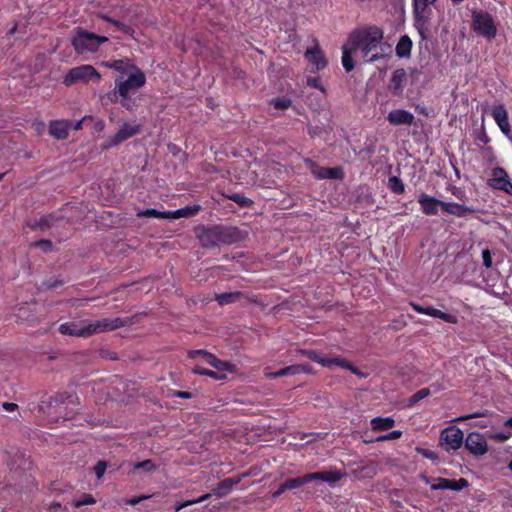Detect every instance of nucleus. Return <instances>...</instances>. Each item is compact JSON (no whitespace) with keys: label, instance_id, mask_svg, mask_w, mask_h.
Here are the masks:
<instances>
[{"label":"nucleus","instance_id":"60","mask_svg":"<svg viewBox=\"0 0 512 512\" xmlns=\"http://www.w3.org/2000/svg\"><path fill=\"white\" fill-rule=\"evenodd\" d=\"M401 436H402V431H400V430H393L387 434V438L389 440H396V439L401 438Z\"/></svg>","mask_w":512,"mask_h":512},{"label":"nucleus","instance_id":"33","mask_svg":"<svg viewBox=\"0 0 512 512\" xmlns=\"http://www.w3.org/2000/svg\"><path fill=\"white\" fill-rule=\"evenodd\" d=\"M311 482L309 478V473L295 478H288L284 481V487L288 490L297 489L301 486Z\"/></svg>","mask_w":512,"mask_h":512},{"label":"nucleus","instance_id":"10","mask_svg":"<svg viewBox=\"0 0 512 512\" xmlns=\"http://www.w3.org/2000/svg\"><path fill=\"white\" fill-rule=\"evenodd\" d=\"M142 130V125L136 121L133 122H124L117 133L106 140L102 144L103 150H108L115 146H118L120 143L132 138L133 136L138 135Z\"/></svg>","mask_w":512,"mask_h":512},{"label":"nucleus","instance_id":"28","mask_svg":"<svg viewBox=\"0 0 512 512\" xmlns=\"http://www.w3.org/2000/svg\"><path fill=\"white\" fill-rule=\"evenodd\" d=\"M413 43L409 36L403 35L400 37L395 51L399 58L410 57Z\"/></svg>","mask_w":512,"mask_h":512},{"label":"nucleus","instance_id":"3","mask_svg":"<svg viewBox=\"0 0 512 512\" xmlns=\"http://www.w3.org/2000/svg\"><path fill=\"white\" fill-rule=\"evenodd\" d=\"M79 404V397L75 392H63L54 396H49L48 400H41L38 406V412L45 415L47 422H56L60 416L67 415L66 410L69 406Z\"/></svg>","mask_w":512,"mask_h":512},{"label":"nucleus","instance_id":"8","mask_svg":"<svg viewBox=\"0 0 512 512\" xmlns=\"http://www.w3.org/2000/svg\"><path fill=\"white\" fill-rule=\"evenodd\" d=\"M299 353L301 355L307 357L309 360L320 364L323 367L331 368L332 366H338V367H342L344 369L350 370L352 373H354L356 375L359 374L358 369L353 364L346 361L344 358L325 357V356H322L320 353H318L315 350H308V349H301V350H299Z\"/></svg>","mask_w":512,"mask_h":512},{"label":"nucleus","instance_id":"37","mask_svg":"<svg viewBox=\"0 0 512 512\" xmlns=\"http://www.w3.org/2000/svg\"><path fill=\"white\" fill-rule=\"evenodd\" d=\"M423 481L426 484H430L431 490L447 489V482H448L447 478L437 477V478H434L433 481H431V478L424 476Z\"/></svg>","mask_w":512,"mask_h":512},{"label":"nucleus","instance_id":"19","mask_svg":"<svg viewBox=\"0 0 512 512\" xmlns=\"http://www.w3.org/2000/svg\"><path fill=\"white\" fill-rule=\"evenodd\" d=\"M418 203L421 207V211L423 214L427 216L437 215L439 212V207L443 208L444 201L437 199L436 197L430 196L426 193H421L418 196Z\"/></svg>","mask_w":512,"mask_h":512},{"label":"nucleus","instance_id":"12","mask_svg":"<svg viewBox=\"0 0 512 512\" xmlns=\"http://www.w3.org/2000/svg\"><path fill=\"white\" fill-rule=\"evenodd\" d=\"M464 440L463 431L456 426H449L443 429L440 433L439 442L440 445L446 450H458Z\"/></svg>","mask_w":512,"mask_h":512},{"label":"nucleus","instance_id":"25","mask_svg":"<svg viewBox=\"0 0 512 512\" xmlns=\"http://www.w3.org/2000/svg\"><path fill=\"white\" fill-rule=\"evenodd\" d=\"M442 211L447 214L462 218L466 217L468 214L473 213L475 210L472 207L456 202H444Z\"/></svg>","mask_w":512,"mask_h":512},{"label":"nucleus","instance_id":"56","mask_svg":"<svg viewBox=\"0 0 512 512\" xmlns=\"http://www.w3.org/2000/svg\"><path fill=\"white\" fill-rule=\"evenodd\" d=\"M172 396L182 398V399H190V398H192L193 395L189 391L175 390L172 392Z\"/></svg>","mask_w":512,"mask_h":512},{"label":"nucleus","instance_id":"26","mask_svg":"<svg viewBox=\"0 0 512 512\" xmlns=\"http://www.w3.org/2000/svg\"><path fill=\"white\" fill-rule=\"evenodd\" d=\"M406 78L407 74L403 68L396 69L390 79V89H392L395 94L402 92Z\"/></svg>","mask_w":512,"mask_h":512},{"label":"nucleus","instance_id":"59","mask_svg":"<svg viewBox=\"0 0 512 512\" xmlns=\"http://www.w3.org/2000/svg\"><path fill=\"white\" fill-rule=\"evenodd\" d=\"M286 490H288L287 488L284 487V482H282L278 489L275 490L273 493H272V497L273 498H278L280 497Z\"/></svg>","mask_w":512,"mask_h":512},{"label":"nucleus","instance_id":"50","mask_svg":"<svg viewBox=\"0 0 512 512\" xmlns=\"http://www.w3.org/2000/svg\"><path fill=\"white\" fill-rule=\"evenodd\" d=\"M34 248H40L44 252H50L53 249V244L50 240L34 241Z\"/></svg>","mask_w":512,"mask_h":512},{"label":"nucleus","instance_id":"4","mask_svg":"<svg viewBox=\"0 0 512 512\" xmlns=\"http://www.w3.org/2000/svg\"><path fill=\"white\" fill-rule=\"evenodd\" d=\"M437 0H412L414 27L422 40L427 39L430 32L433 5Z\"/></svg>","mask_w":512,"mask_h":512},{"label":"nucleus","instance_id":"41","mask_svg":"<svg viewBox=\"0 0 512 512\" xmlns=\"http://www.w3.org/2000/svg\"><path fill=\"white\" fill-rule=\"evenodd\" d=\"M301 367L297 366V364L290 365L287 367H284L276 372L273 373L274 377H282L287 375H296L300 374Z\"/></svg>","mask_w":512,"mask_h":512},{"label":"nucleus","instance_id":"52","mask_svg":"<svg viewBox=\"0 0 512 512\" xmlns=\"http://www.w3.org/2000/svg\"><path fill=\"white\" fill-rule=\"evenodd\" d=\"M107 469V464L104 461H98L94 466V472L98 479H100Z\"/></svg>","mask_w":512,"mask_h":512},{"label":"nucleus","instance_id":"21","mask_svg":"<svg viewBox=\"0 0 512 512\" xmlns=\"http://www.w3.org/2000/svg\"><path fill=\"white\" fill-rule=\"evenodd\" d=\"M83 323L84 322H65L58 327V331L62 335L88 338L87 324Z\"/></svg>","mask_w":512,"mask_h":512},{"label":"nucleus","instance_id":"30","mask_svg":"<svg viewBox=\"0 0 512 512\" xmlns=\"http://www.w3.org/2000/svg\"><path fill=\"white\" fill-rule=\"evenodd\" d=\"M425 315L431 316L433 318H439L447 323L457 324L458 318L456 315L442 312L441 310L434 308L432 306H427L425 309Z\"/></svg>","mask_w":512,"mask_h":512},{"label":"nucleus","instance_id":"34","mask_svg":"<svg viewBox=\"0 0 512 512\" xmlns=\"http://www.w3.org/2000/svg\"><path fill=\"white\" fill-rule=\"evenodd\" d=\"M137 217H148V218H157V219H170V211H158L154 208H149L145 210H141L137 213Z\"/></svg>","mask_w":512,"mask_h":512},{"label":"nucleus","instance_id":"63","mask_svg":"<svg viewBox=\"0 0 512 512\" xmlns=\"http://www.w3.org/2000/svg\"><path fill=\"white\" fill-rule=\"evenodd\" d=\"M212 494H213V493H206V494L202 495V496H201V497H199V498L192 499V502H193V504L202 503V502H204V501L208 500V499L211 497V495H212Z\"/></svg>","mask_w":512,"mask_h":512},{"label":"nucleus","instance_id":"16","mask_svg":"<svg viewBox=\"0 0 512 512\" xmlns=\"http://www.w3.org/2000/svg\"><path fill=\"white\" fill-rule=\"evenodd\" d=\"M489 185L497 190L503 191L508 195H512V182L506 170L502 167L492 169V178Z\"/></svg>","mask_w":512,"mask_h":512},{"label":"nucleus","instance_id":"5","mask_svg":"<svg viewBox=\"0 0 512 512\" xmlns=\"http://www.w3.org/2000/svg\"><path fill=\"white\" fill-rule=\"evenodd\" d=\"M108 41L105 36H99L82 28H76L71 43L77 54L94 53Z\"/></svg>","mask_w":512,"mask_h":512},{"label":"nucleus","instance_id":"43","mask_svg":"<svg viewBox=\"0 0 512 512\" xmlns=\"http://www.w3.org/2000/svg\"><path fill=\"white\" fill-rule=\"evenodd\" d=\"M135 470H144L145 472H151L156 469V465L151 459H146L141 462H138L134 465Z\"/></svg>","mask_w":512,"mask_h":512},{"label":"nucleus","instance_id":"44","mask_svg":"<svg viewBox=\"0 0 512 512\" xmlns=\"http://www.w3.org/2000/svg\"><path fill=\"white\" fill-rule=\"evenodd\" d=\"M272 105L275 109L284 110L292 105V101L287 97H279L272 100Z\"/></svg>","mask_w":512,"mask_h":512},{"label":"nucleus","instance_id":"57","mask_svg":"<svg viewBox=\"0 0 512 512\" xmlns=\"http://www.w3.org/2000/svg\"><path fill=\"white\" fill-rule=\"evenodd\" d=\"M150 496H139V497H133L126 500V504L130 506H135L139 504L141 501L148 499Z\"/></svg>","mask_w":512,"mask_h":512},{"label":"nucleus","instance_id":"39","mask_svg":"<svg viewBox=\"0 0 512 512\" xmlns=\"http://www.w3.org/2000/svg\"><path fill=\"white\" fill-rule=\"evenodd\" d=\"M227 198L238 204L240 207H250L253 204L251 199L241 193H232L228 195Z\"/></svg>","mask_w":512,"mask_h":512},{"label":"nucleus","instance_id":"62","mask_svg":"<svg viewBox=\"0 0 512 512\" xmlns=\"http://www.w3.org/2000/svg\"><path fill=\"white\" fill-rule=\"evenodd\" d=\"M410 305H411L412 309H413L415 312H417V313H419V314H424V315H425V309H426V307H424V306H422V305H419V304H417V303H413V302H411V303H410Z\"/></svg>","mask_w":512,"mask_h":512},{"label":"nucleus","instance_id":"53","mask_svg":"<svg viewBox=\"0 0 512 512\" xmlns=\"http://www.w3.org/2000/svg\"><path fill=\"white\" fill-rule=\"evenodd\" d=\"M120 104L127 110H133L136 106L135 101L130 98V95L120 97Z\"/></svg>","mask_w":512,"mask_h":512},{"label":"nucleus","instance_id":"22","mask_svg":"<svg viewBox=\"0 0 512 512\" xmlns=\"http://www.w3.org/2000/svg\"><path fill=\"white\" fill-rule=\"evenodd\" d=\"M71 128L72 121L70 120H53L49 124V134L55 139L64 140L68 138Z\"/></svg>","mask_w":512,"mask_h":512},{"label":"nucleus","instance_id":"55","mask_svg":"<svg viewBox=\"0 0 512 512\" xmlns=\"http://www.w3.org/2000/svg\"><path fill=\"white\" fill-rule=\"evenodd\" d=\"M490 439L496 441V442H505L509 439V435L503 433V432H497L490 435Z\"/></svg>","mask_w":512,"mask_h":512},{"label":"nucleus","instance_id":"13","mask_svg":"<svg viewBox=\"0 0 512 512\" xmlns=\"http://www.w3.org/2000/svg\"><path fill=\"white\" fill-rule=\"evenodd\" d=\"M304 163L306 167L310 170L312 175L318 180L324 179H338L342 180L344 178V171L342 167H321L314 160L310 158H305Z\"/></svg>","mask_w":512,"mask_h":512},{"label":"nucleus","instance_id":"15","mask_svg":"<svg viewBox=\"0 0 512 512\" xmlns=\"http://www.w3.org/2000/svg\"><path fill=\"white\" fill-rule=\"evenodd\" d=\"M304 57L313 66L311 70L312 72L323 70L328 64L327 59L316 39L314 40V46L305 51Z\"/></svg>","mask_w":512,"mask_h":512},{"label":"nucleus","instance_id":"23","mask_svg":"<svg viewBox=\"0 0 512 512\" xmlns=\"http://www.w3.org/2000/svg\"><path fill=\"white\" fill-rule=\"evenodd\" d=\"M414 115L404 109H394L387 115V120L391 125H411L414 122Z\"/></svg>","mask_w":512,"mask_h":512},{"label":"nucleus","instance_id":"61","mask_svg":"<svg viewBox=\"0 0 512 512\" xmlns=\"http://www.w3.org/2000/svg\"><path fill=\"white\" fill-rule=\"evenodd\" d=\"M389 439L387 438V434L385 435H381L375 439H364L363 442L366 443V444H369V443H373V442H383V441H388Z\"/></svg>","mask_w":512,"mask_h":512},{"label":"nucleus","instance_id":"6","mask_svg":"<svg viewBox=\"0 0 512 512\" xmlns=\"http://www.w3.org/2000/svg\"><path fill=\"white\" fill-rule=\"evenodd\" d=\"M471 29L476 35L492 41L497 35V27L493 16L487 11L473 10L471 15Z\"/></svg>","mask_w":512,"mask_h":512},{"label":"nucleus","instance_id":"49","mask_svg":"<svg viewBox=\"0 0 512 512\" xmlns=\"http://www.w3.org/2000/svg\"><path fill=\"white\" fill-rule=\"evenodd\" d=\"M96 502L94 497L90 494H83L79 500L75 502L76 507H81L84 505H92Z\"/></svg>","mask_w":512,"mask_h":512},{"label":"nucleus","instance_id":"36","mask_svg":"<svg viewBox=\"0 0 512 512\" xmlns=\"http://www.w3.org/2000/svg\"><path fill=\"white\" fill-rule=\"evenodd\" d=\"M194 373L198 375L208 376L215 380H223L226 378V375L224 373H219L218 371H213L199 365L195 366Z\"/></svg>","mask_w":512,"mask_h":512},{"label":"nucleus","instance_id":"11","mask_svg":"<svg viewBox=\"0 0 512 512\" xmlns=\"http://www.w3.org/2000/svg\"><path fill=\"white\" fill-rule=\"evenodd\" d=\"M116 87L119 88L120 97H125L143 87L146 83V76L142 70L133 66V72L126 80H116Z\"/></svg>","mask_w":512,"mask_h":512},{"label":"nucleus","instance_id":"18","mask_svg":"<svg viewBox=\"0 0 512 512\" xmlns=\"http://www.w3.org/2000/svg\"><path fill=\"white\" fill-rule=\"evenodd\" d=\"M189 357L194 358L196 355H201L203 360L208 365L215 368L219 373L226 371H232L233 365L227 361L218 359L214 354L209 353L205 350H193L189 352Z\"/></svg>","mask_w":512,"mask_h":512},{"label":"nucleus","instance_id":"58","mask_svg":"<svg viewBox=\"0 0 512 512\" xmlns=\"http://www.w3.org/2000/svg\"><path fill=\"white\" fill-rule=\"evenodd\" d=\"M190 505H193V502L192 500H187V501H184V502H177L174 506V511L175 512H179L180 510L190 506Z\"/></svg>","mask_w":512,"mask_h":512},{"label":"nucleus","instance_id":"31","mask_svg":"<svg viewBox=\"0 0 512 512\" xmlns=\"http://www.w3.org/2000/svg\"><path fill=\"white\" fill-rule=\"evenodd\" d=\"M395 420L392 417H374L371 420V429L373 431H386L393 428Z\"/></svg>","mask_w":512,"mask_h":512},{"label":"nucleus","instance_id":"47","mask_svg":"<svg viewBox=\"0 0 512 512\" xmlns=\"http://www.w3.org/2000/svg\"><path fill=\"white\" fill-rule=\"evenodd\" d=\"M55 221L56 219L52 215L44 216L41 217L37 225L40 227L41 230H44L45 228L53 227Z\"/></svg>","mask_w":512,"mask_h":512},{"label":"nucleus","instance_id":"54","mask_svg":"<svg viewBox=\"0 0 512 512\" xmlns=\"http://www.w3.org/2000/svg\"><path fill=\"white\" fill-rule=\"evenodd\" d=\"M482 260H483V265L486 268H490L492 266V255L488 248H486L482 251Z\"/></svg>","mask_w":512,"mask_h":512},{"label":"nucleus","instance_id":"29","mask_svg":"<svg viewBox=\"0 0 512 512\" xmlns=\"http://www.w3.org/2000/svg\"><path fill=\"white\" fill-rule=\"evenodd\" d=\"M356 52V50H352L348 41L342 46V65L345 71L350 72L354 69L355 63L352 55Z\"/></svg>","mask_w":512,"mask_h":512},{"label":"nucleus","instance_id":"14","mask_svg":"<svg viewBox=\"0 0 512 512\" xmlns=\"http://www.w3.org/2000/svg\"><path fill=\"white\" fill-rule=\"evenodd\" d=\"M464 445L474 456H482L488 452V443L479 432H470L465 439Z\"/></svg>","mask_w":512,"mask_h":512},{"label":"nucleus","instance_id":"42","mask_svg":"<svg viewBox=\"0 0 512 512\" xmlns=\"http://www.w3.org/2000/svg\"><path fill=\"white\" fill-rule=\"evenodd\" d=\"M120 98V92L119 88L116 87L115 89L109 91L104 96H101V102L103 105L109 104V103H116L118 102Z\"/></svg>","mask_w":512,"mask_h":512},{"label":"nucleus","instance_id":"51","mask_svg":"<svg viewBox=\"0 0 512 512\" xmlns=\"http://www.w3.org/2000/svg\"><path fill=\"white\" fill-rule=\"evenodd\" d=\"M307 85L311 88L318 89L322 92L325 91L324 87L322 86L320 77H308L307 78Z\"/></svg>","mask_w":512,"mask_h":512},{"label":"nucleus","instance_id":"24","mask_svg":"<svg viewBox=\"0 0 512 512\" xmlns=\"http://www.w3.org/2000/svg\"><path fill=\"white\" fill-rule=\"evenodd\" d=\"M344 475L345 474L342 473L341 471H339L337 469H332L329 471H318V472L309 473V478H310L311 482L321 480V481L327 482L328 484L332 485V484H335L336 482L340 481L344 477Z\"/></svg>","mask_w":512,"mask_h":512},{"label":"nucleus","instance_id":"1","mask_svg":"<svg viewBox=\"0 0 512 512\" xmlns=\"http://www.w3.org/2000/svg\"><path fill=\"white\" fill-rule=\"evenodd\" d=\"M384 31L377 25H363L353 29L348 36L352 50L360 52L365 63H374L383 59L391 47L383 43Z\"/></svg>","mask_w":512,"mask_h":512},{"label":"nucleus","instance_id":"46","mask_svg":"<svg viewBox=\"0 0 512 512\" xmlns=\"http://www.w3.org/2000/svg\"><path fill=\"white\" fill-rule=\"evenodd\" d=\"M416 451H417V453H419L420 455H422L426 459H430V460H433V461H436V460L439 459L438 454L435 451H433V450H430V449H427V448H419V447H417Z\"/></svg>","mask_w":512,"mask_h":512},{"label":"nucleus","instance_id":"45","mask_svg":"<svg viewBox=\"0 0 512 512\" xmlns=\"http://www.w3.org/2000/svg\"><path fill=\"white\" fill-rule=\"evenodd\" d=\"M489 415H490V412L488 410H482V411L474 412L472 414L460 416L455 421L463 422V421L473 419V418L487 417Z\"/></svg>","mask_w":512,"mask_h":512},{"label":"nucleus","instance_id":"64","mask_svg":"<svg viewBox=\"0 0 512 512\" xmlns=\"http://www.w3.org/2000/svg\"><path fill=\"white\" fill-rule=\"evenodd\" d=\"M2 407H3L4 410L11 412V411H14L17 408V404L4 402L2 404Z\"/></svg>","mask_w":512,"mask_h":512},{"label":"nucleus","instance_id":"35","mask_svg":"<svg viewBox=\"0 0 512 512\" xmlns=\"http://www.w3.org/2000/svg\"><path fill=\"white\" fill-rule=\"evenodd\" d=\"M431 394V390L429 387H426V388H422L420 390H418L417 392H415L414 394H412L408 400H407V406L408 407H412L414 406L416 403H418L419 401L425 399L426 397H428L429 395Z\"/></svg>","mask_w":512,"mask_h":512},{"label":"nucleus","instance_id":"9","mask_svg":"<svg viewBox=\"0 0 512 512\" xmlns=\"http://www.w3.org/2000/svg\"><path fill=\"white\" fill-rule=\"evenodd\" d=\"M130 324H132V318L128 317L102 318L100 320L87 323V332L90 337L95 334L114 331L116 329L129 326Z\"/></svg>","mask_w":512,"mask_h":512},{"label":"nucleus","instance_id":"27","mask_svg":"<svg viewBox=\"0 0 512 512\" xmlns=\"http://www.w3.org/2000/svg\"><path fill=\"white\" fill-rule=\"evenodd\" d=\"M201 210L199 204L186 205L175 211H170V219L189 218L197 215Z\"/></svg>","mask_w":512,"mask_h":512},{"label":"nucleus","instance_id":"48","mask_svg":"<svg viewBox=\"0 0 512 512\" xmlns=\"http://www.w3.org/2000/svg\"><path fill=\"white\" fill-rule=\"evenodd\" d=\"M104 19L106 21L110 22L111 24H113L114 26H116L119 30L123 31L125 34H129L132 31L130 26H128L118 20L112 19L110 17H104Z\"/></svg>","mask_w":512,"mask_h":512},{"label":"nucleus","instance_id":"32","mask_svg":"<svg viewBox=\"0 0 512 512\" xmlns=\"http://www.w3.org/2000/svg\"><path fill=\"white\" fill-rule=\"evenodd\" d=\"M242 295L243 294L240 291L225 292V293L216 294L215 300L217 301V303L220 306H224V305H228V304L235 303V302L239 301L241 299Z\"/></svg>","mask_w":512,"mask_h":512},{"label":"nucleus","instance_id":"17","mask_svg":"<svg viewBox=\"0 0 512 512\" xmlns=\"http://www.w3.org/2000/svg\"><path fill=\"white\" fill-rule=\"evenodd\" d=\"M491 115L498 125L500 131L512 144V130L508 119V112L503 104L493 106Z\"/></svg>","mask_w":512,"mask_h":512},{"label":"nucleus","instance_id":"38","mask_svg":"<svg viewBox=\"0 0 512 512\" xmlns=\"http://www.w3.org/2000/svg\"><path fill=\"white\" fill-rule=\"evenodd\" d=\"M388 187L395 194H402L405 191L403 181L397 176H391L388 179Z\"/></svg>","mask_w":512,"mask_h":512},{"label":"nucleus","instance_id":"20","mask_svg":"<svg viewBox=\"0 0 512 512\" xmlns=\"http://www.w3.org/2000/svg\"><path fill=\"white\" fill-rule=\"evenodd\" d=\"M245 474L237 475L234 477L225 478L224 480L212 486L213 495L222 498L228 495L234 486L238 485Z\"/></svg>","mask_w":512,"mask_h":512},{"label":"nucleus","instance_id":"40","mask_svg":"<svg viewBox=\"0 0 512 512\" xmlns=\"http://www.w3.org/2000/svg\"><path fill=\"white\" fill-rule=\"evenodd\" d=\"M468 486H469V482L465 478L448 479V482H447V489L453 490V491H461Z\"/></svg>","mask_w":512,"mask_h":512},{"label":"nucleus","instance_id":"7","mask_svg":"<svg viewBox=\"0 0 512 512\" xmlns=\"http://www.w3.org/2000/svg\"><path fill=\"white\" fill-rule=\"evenodd\" d=\"M101 75L99 72L90 64H83L74 68H71L64 77L63 83L66 86H71L77 82L88 83L92 80L99 82Z\"/></svg>","mask_w":512,"mask_h":512},{"label":"nucleus","instance_id":"2","mask_svg":"<svg viewBox=\"0 0 512 512\" xmlns=\"http://www.w3.org/2000/svg\"><path fill=\"white\" fill-rule=\"evenodd\" d=\"M194 232L203 248L232 245L242 239L241 231L237 227L221 224L198 225L195 227Z\"/></svg>","mask_w":512,"mask_h":512}]
</instances>
